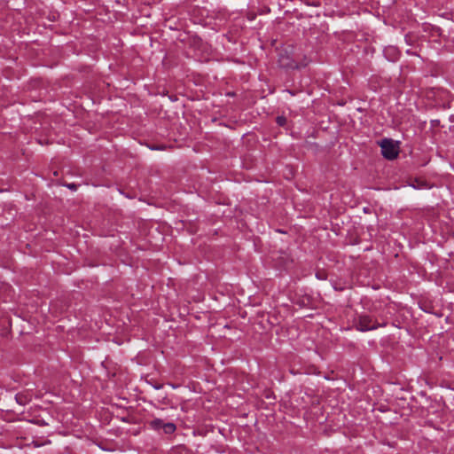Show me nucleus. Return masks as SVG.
Masks as SVG:
<instances>
[{
	"label": "nucleus",
	"mask_w": 454,
	"mask_h": 454,
	"mask_svg": "<svg viewBox=\"0 0 454 454\" xmlns=\"http://www.w3.org/2000/svg\"><path fill=\"white\" fill-rule=\"evenodd\" d=\"M279 67L286 69L300 68V66L292 59L290 52L287 50H283L278 55Z\"/></svg>",
	"instance_id": "3"
},
{
	"label": "nucleus",
	"mask_w": 454,
	"mask_h": 454,
	"mask_svg": "<svg viewBox=\"0 0 454 454\" xmlns=\"http://www.w3.org/2000/svg\"><path fill=\"white\" fill-rule=\"evenodd\" d=\"M164 424H165V422L160 419H154L152 421H150V423H149L150 427L153 429L157 430V431H160V429H162V427Z\"/></svg>",
	"instance_id": "5"
},
{
	"label": "nucleus",
	"mask_w": 454,
	"mask_h": 454,
	"mask_svg": "<svg viewBox=\"0 0 454 454\" xmlns=\"http://www.w3.org/2000/svg\"><path fill=\"white\" fill-rule=\"evenodd\" d=\"M67 187L69 188L72 191H76L77 184H67Z\"/></svg>",
	"instance_id": "8"
},
{
	"label": "nucleus",
	"mask_w": 454,
	"mask_h": 454,
	"mask_svg": "<svg viewBox=\"0 0 454 454\" xmlns=\"http://www.w3.org/2000/svg\"><path fill=\"white\" fill-rule=\"evenodd\" d=\"M381 153L387 160H395L399 154L398 143L394 142L390 138H384L380 143Z\"/></svg>",
	"instance_id": "2"
},
{
	"label": "nucleus",
	"mask_w": 454,
	"mask_h": 454,
	"mask_svg": "<svg viewBox=\"0 0 454 454\" xmlns=\"http://www.w3.org/2000/svg\"><path fill=\"white\" fill-rule=\"evenodd\" d=\"M354 325L356 330L360 332H366L385 326L386 323L378 324L372 317L363 314L355 318Z\"/></svg>",
	"instance_id": "1"
},
{
	"label": "nucleus",
	"mask_w": 454,
	"mask_h": 454,
	"mask_svg": "<svg viewBox=\"0 0 454 454\" xmlns=\"http://www.w3.org/2000/svg\"><path fill=\"white\" fill-rule=\"evenodd\" d=\"M176 429V427L172 422L165 423L162 427V430L165 434H173Z\"/></svg>",
	"instance_id": "6"
},
{
	"label": "nucleus",
	"mask_w": 454,
	"mask_h": 454,
	"mask_svg": "<svg viewBox=\"0 0 454 454\" xmlns=\"http://www.w3.org/2000/svg\"><path fill=\"white\" fill-rule=\"evenodd\" d=\"M32 397H33V394L28 390L20 392V393L16 394V395H15V399H16L17 403L20 405L27 404L32 400Z\"/></svg>",
	"instance_id": "4"
},
{
	"label": "nucleus",
	"mask_w": 454,
	"mask_h": 454,
	"mask_svg": "<svg viewBox=\"0 0 454 454\" xmlns=\"http://www.w3.org/2000/svg\"><path fill=\"white\" fill-rule=\"evenodd\" d=\"M286 118H285V117H283V116H278V117L277 118V123H278V125H280V126H284V125L286 124Z\"/></svg>",
	"instance_id": "7"
}]
</instances>
